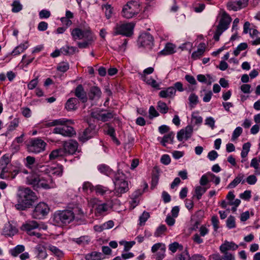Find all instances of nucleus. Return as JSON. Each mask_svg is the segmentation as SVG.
Returning a JSON list of instances; mask_svg holds the SVG:
<instances>
[{
  "mask_svg": "<svg viewBox=\"0 0 260 260\" xmlns=\"http://www.w3.org/2000/svg\"><path fill=\"white\" fill-rule=\"evenodd\" d=\"M71 35L73 40H83L77 43L79 48H87L95 40V37L88 25L85 24L78 27L71 29Z\"/></svg>",
  "mask_w": 260,
  "mask_h": 260,
  "instance_id": "nucleus-1",
  "label": "nucleus"
},
{
  "mask_svg": "<svg viewBox=\"0 0 260 260\" xmlns=\"http://www.w3.org/2000/svg\"><path fill=\"white\" fill-rule=\"evenodd\" d=\"M37 199L35 192L29 188L20 186L17 193V203L15 208L19 210H25L30 208Z\"/></svg>",
  "mask_w": 260,
  "mask_h": 260,
  "instance_id": "nucleus-2",
  "label": "nucleus"
},
{
  "mask_svg": "<svg viewBox=\"0 0 260 260\" xmlns=\"http://www.w3.org/2000/svg\"><path fill=\"white\" fill-rule=\"evenodd\" d=\"M26 183L31 185L35 190L41 188L47 189L55 186L52 176L46 172L41 175L32 174L28 176Z\"/></svg>",
  "mask_w": 260,
  "mask_h": 260,
  "instance_id": "nucleus-3",
  "label": "nucleus"
},
{
  "mask_svg": "<svg viewBox=\"0 0 260 260\" xmlns=\"http://www.w3.org/2000/svg\"><path fill=\"white\" fill-rule=\"evenodd\" d=\"M74 123L72 120L61 118L49 122L46 125L48 127L57 126L53 129V133L60 134L64 137H71L76 134V132L73 127L68 125V124Z\"/></svg>",
  "mask_w": 260,
  "mask_h": 260,
  "instance_id": "nucleus-4",
  "label": "nucleus"
},
{
  "mask_svg": "<svg viewBox=\"0 0 260 260\" xmlns=\"http://www.w3.org/2000/svg\"><path fill=\"white\" fill-rule=\"evenodd\" d=\"M74 219L75 214L72 210L58 211L54 214L52 222L55 225L63 226L71 223Z\"/></svg>",
  "mask_w": 260,
  "mask_h": 260,
  "instance_id": "nucleus-5",
  "label": "nucleus"
},
{
  "mask_svg": "<svg viewBox=\"0 0 260 260\" xmlns=\"http://www.w3.org/2000/svg\"><path fill=\"white\" fill-rule=\"evenodd\" d=\"M115 189L114 194L117 197H120L122 194L126 192L128 189V184L125 180L124 175L119 171L115 176L114 181Z\"/></svg>",
  "mask_w": 260,
  "mask_h": 260,
  "instance_id": "nucleus-6",
  "label": "nucleus"
},
{
  "mask_svg": "<svg viewBox=\"0 0 260 260\" xmlns=\"http://www.w3.org/2000/svg\"><path fill=\"white\" fill-rule=\"evenodd\" d=\"M140 5L137 1H128L124 5L121 15L126 19L132 18L137 16L141 11Z\"/></svg>",
  "mask_w": 260,
  "mask_h": 260,
  "instance_id": "nucleus-7",
  "label": "nucleus"
},
{
  "mask_svg": "<svg viewBox=\"0 0 260 260\" xmlns=\"http://www.w3.org/2000/svg\"><path fill=\"white\" fill-rule=\"evenodd\" d=\"M231 21L230 16L226 12L223 11L213 36L215 41H219L220 35L229 28Z\"/></svg>",
  "mask_w": 260,
  "mask_h": 260,
  "instance_id": "nucleus-8",
  "label": "nucleus"
},
{
  "mask_svg": "<svg viewBox=\"0 0 260 260\" xmlns=\"http://www.w3.org/2000/svg\"><path fill=\"white\" fill-rule=\"evenodd\" d=\"M134 24L133 23L119 22L116 24L113 28V36L122 35L130 36L133 33Z\"/></svg>",
  "mask_w": 260,
  "mask_h": 260,
  "instance_id": "nucleus-9",
  "label": "nucleus"
},
{
  "mask_svg": "<svg viewBox=\"0 0 260 260\" xmlns=\"http://www.w3.org/2000/svg\"><path fill=\"white\" fill-rule=\"evenodd\" d=\"M46 145L47 144L42 139L34 138L28 145L27 150L29 152L39 153L45 150Z\"/></svg>",
  "mask_w": 260,
  "mask_h": 260,
  "instance_id": "nucleus-10",
  "label": "nucleus"
},
{
  "mask_svg": "<svg viewBox=\"0 0 260 260\" xmlns=\"http://www.w3.org/2000/svg\"><path fill=\"white\" fill-rule=\"evenodd\" d=\"M49 211V208L46 203H40L35 207L32 212V217L36 219H42L48 213Z\"/></svg>",
  "mask_w": 260,
  "mask_h": 260,
  "instance_id": "nucleus-11",
  "label": "nucleus"
},
{
  "mask_svg": "<svg viewBox=\"0 0 260 260\" xmlns=\"http://www.w3.org/2000/svg\"><path fill=\"white\" fill-rule=\"evenodd\" d=\"M137 43L139 47L150 49L153 45V37L148 33L142 34L138 38Z\"/></svg>",
  "mask_w": 260,
  "mask_h": 260,
  "instance_id": "nucleus-12",
  "label": "nucleus"
},
{
  "mask_svg": "<svg viewBox=\"0 0 260 260\" xmlns=\"http://www.w3.org/2000/svg\"><path fill=\"white\" fill-rule=\"evenodd\" d=\"M39 223L34 220L28 221L22 226V229L25 231L30 236H35L37 238H41L42 235L33 230L39 228Z\"/></svg>",
  "mask_w": 260,
  "mask_h": 260,
  "instance_id": "nucleus-13",
  "label": "nucleus"
},
{
  "mask_svg": "<svg viewBox=\"0 0 260 260\" xmlns=\"http://www.w3.org/2000/svg\"><path fill=\"white\" fill-rule=\"evenodd\" d=\"M19 171V169L15 166H11L7 168H3L0 177L2 179H12L15 178Z\"/></svg>",
  "mask_w": 260,
  "mask_h": 260,
  "instance_id": "nucleus-14",
  "label": "nucleus"
},
{
  "mask_svg": "<svg viewBox=\"0 0 260 260\" xmlns=\"http://www.w3.org/2000/svg\"><path fill=\"white\" fill-rule=\"evenodd\" d=\"M40 171L46 172L48 174L60 176L62 174L63 167L62 166H57L56 167H50L48 166H43L41 167Z\"/></svg>",
  "mask_w": 260,
  "mask_h": 260,
  "instance_id": "nucleus-15",
  "label": "nucleus"
},
{
  "mask_svg": "<svg viewBox=\"0 0 260 260\" xmlns=\"http://www.w3.org/2000/svg\"><path fill=\"white\" fill-rule=\"evenodd\" d=\"M192 133V126L187 125L185 128L181 129L177 133V139L179 141H186L191 137Z\"/></svg>",
  "mask_w": 260,
  "mask_h": 260,
  "instance_id": "nucleus-16",
  "label": "nucleus"
},
{
  "mask_svg": "<svg viewBox=\"0 0 260 260\" xmlns=\"http://www.w3.org/2000/svg\"><path fill=\"white\" fill-rule=\"evenodd\" d=\"M95 134L93 127L89 126L79 134V140L80 141L85 142L92 138Z\"/></svg>",
  "mask_w": 260,
  "mask_h": 260,
  "instance_id": "nucleus-17",
  "label": "nucleus"
},
{
  "mask_svg": "<svg viewBox=\"0 0 260 260\" xmlns=\"http://www.w3.org/2000/svg\"><path fill=\"white\" fill-rule=\"evenodd\" d=\"M78 143L74 140L65 142L63 144L64 154H73L77 151Z\"/></svg>",
  "mask_w": 260,
  "mask_h": 260,
  "instance_id": "nucleus-18",
  "label": "nucleus"
},
{
  "mask_svg": "<svg viewBox=\"0 0 260 260\" xmlns=\"http://www.w3.org/2000/svg\"><path fill=\"white\" fill-rule=\"evenodd\" d=\"M239 246L232 241H225L219 247V250L221 253L228 252L229 250L235 251L237 250Z\"/></svg>",
  "mask_w": 260,
  "mask_h": 260,
  "instance_id": "nucleus-19",
  "label": "nucleus"
},
{
  "mask_svg": "<svg viewBox=\"0 0 260 260\" xmlns=\"http://www.w3.org/2000/svg\"><path fill=\"white\" fill-rule=\"evenodd\" d=\"M75 95L83 103H85L87 101L86 93L81 84H79L76 87L75 90Z\"/></svg>",
  "mask_w": 260,
  "mask_h": 260,
  "instance_id": "nucleus-20",
  "label": "nucleus"
},
{
  "mask_svg": "<svg viewBox=\"0 0 260 260\" xmlns=\"http://www.w3.org/2000/svg\"><path fill=\"white\" fill-rule=\"evenodd\" d=\"M102 95V91L99 87L92 86L90 88L88 92V97L90 100H98Z\"/></svg>",
  "mask_w": 260,
  "mask_h": 260,
  "instance_id": "nucleus-21",
  "label": "nucleus"
},
{
  "mask_svg": "<svg viewBox=\"0 0 260 260\" xmlns=\"http://www.w3.org/2000/svg\"><path fill=\"white\" fill-rule=\"evenodd\" d=\"M79 101L75 98H71L68 99L65 105V108L67 111H75L78 108Z\"/></svg>",
  "mask_w": 260,
  "mask_h": 260,
  "instance_id": "nucleus-22",
  "label": "nucleus"
},
{
  "mask_svg": "<svg viewBox=\"0 0 260 260\" xmlns=\"http://www.w3.org/2000/svg\"><path fill=\"white\" fill-rule=\"evenodd\" d=\"M176 93V90L171 86L161 90L159 92V96L161 98H172Z\"/></svg>",
  "mask_w": 260,
  "mask_h": 260,
  "instance_id": "nucleus-23",
  "label": "nucleus"
},
{
  "mask_svg": "<svg viewBox=\"0 0 260 260\" xmlns=\"http://www.w3.org/2000/svg\"><path fill=\"white\" fill-rule=\"evenodd\" d=\"M206 46L205 43H201L198 46L197 51H194L191 54V57L194 60L198 59L203 56L204 54Z\"/></svg>",
  "mask_w": 260,
  "mask_h": 260,
  "instance_id": "nucleus-24",
  "label": "nucleus"
},
{
  "mask_svg": "<svg viewBox=\"0 0 260 260\" xmlns=\"http://www.w3.org/2000/svg\"><path fill=\"white\" fill-rule=\"evenodd\" d=\"M244 175L243 174H239L228 185V188H233L239 184L241 181L242 183L245 182V180H243Z\"/></svg>",
  "mask_w": 260,
  "mask_h": 260,
  "instance_id": "nucleus-25",
  "label": "nucleus"
},
{
  "mask_svg": "<svg viewBox=\"0 0 260 260\" xmlns=\"http://www.w3.org/2000/svg\"><path fill=\"white\" fill-rule=\"evenodd\" d=\"M141 78L143 81H145L147 84L150 85L153 88H156L157 89H160L159 84L154 79L151 78H148L147 77H146V75H142Z\"/></svg>",
  "mask_w": 260,
  "mask_h": 260,
  "instance_id": "nucleus-26",
  "label": "nucleus"
},
{
  "mask_svg": "<svg viewBox=\"0 0 260 260\" xmlns=\"http://www.w3.org/2000/svg\"><path fill=\"white\" fill-rule=\"evenodd\" d=\"M175 46L172 43H167L165 48L159 53L164 55L172 54L175 52Z\"/></svg>",
  "mask_w": 260,
  "mask_h": 260,
  "instance_id": "nucleus-27",
  "label": "nucleus"
},
{
  "mask_svg": "<svg viewBox=\"0 0 260 260\" xmlns=\"http://www.w3.org/2000/svg\"><path fill=\"white\" fill-rule=\"evenodd\" d=\"M28 48V43L25 42L24 43L21 44L16 47L12 52L11 54L16 56L23 52Z\"/></svg>",
  "mask_w": 260,
  "mask_h": 260,
  "instance_id": "nucleus-28",
  "label": "nucleus"
},
{
  "mask_svg": "<svg viewBox=\"0 0 260 260\" xmlns=\"http://www.w3.org/2000/svg\"><path fill=\"white\" fill-rule=\"evenodd\" d=\"M98 169L101 173L107 176H110L113 174L112 170L110 167L105 164L100 165L98 167Z\"/></svg>",
  "mask_w": 260,
  "mask_h": 260,
  "instance_id": "nucleus-29",
  "label": "nucleus"
},
{
  "mask_svg": "<svg viewBox=\"0 0 260 260\" xmlns=\"http://www.w3.org/2000/svg\"><path fill=\"white\" fill-rule=\"evenodd\" d=\"M94 190L95 191L96 194L102 196L111 192L107 187L101 185H97L94 186Z\"/></svg>",
  "mask_w": 260,
  "mask_h": 260,
  "instance_id": "nucleus-30",
  "label": "nucleus"
},
{
  "mask_svg": "<svg viewBox=\"0 0 260 260\" xmlns=\"http://www.w3.org/2000/svg\"><path fill=\"white\" fill-rule=\"evenodd\" d=\"M250 166L254 169L255 175H260L259 162L258 161L257 157L253 158L251 159Z\"/></svg>",
  "mask_w": 260,
  "mask_h": 260,
  "instance_id": "nucleus-31",
  "label": "nucleus"
},
{
  "mask_svg": "<svg viewBox=\"0 0 260 260\" xmlns=\"http://www.w3.org/2000/svg\"><path fill=\"white\" fill-rule=\"evenodd\" d=\"M102 254L101 252L93 251L85 256L86 260H101Z\"/></svg>",
  "mask_w": 260,
  "mask_h": 260,
  "instance_id": "nucleus-32",
  "label": "nucleus"
},
{
  "mask_svg": "<svg viewBox=\"0 0 260 260\" xmlns=\"http://www.w3.org/2000/svg\"><path fill=\"white\" fill-rule=\"evenodd\" d=\"M207 188V187H202L201 186H196L194 190L195 194L193 197H196L198 200H200L202 195L206 192Z\"/></svg>",
  "mask_w": 260,
  "mask_h": 260,
  "instance_id": "nucleus-33",
  "label": "nucleus"
},
{
  "mask_svg": "<svg viewBox=\"0 0 260 260\" xmlns=\"http://www.w3.org/2000/svg\"><path fill=\"white\" fill-rule=\"evenodd\" d=\"M25 250L24 246L21 245H18L14 248L10 250V254L14 257L18 256L19 254L23 252Z\"/></svg>",
  "mask_w": 260,
  "mask_h": 260,
  "instance_id": "nucleus-34",
  "label": "nucleus"
},
{
  "mask_svg": "<svg viewBox=\"0 0 260 260\" xmlns=\"http://www.w3.org/2000/svg\"><path fill=\"white\" fill-rule=\"evenodd\" d=\"M174 135L175 134L173 132L169 133L168 135H165L161 141L162 145L165 146L166 143H173Z\"/></svg>",
  "mask_w": 260,
  "mask_h": 260,
  "instance_id": "nucleus-35",
  "label": "nucleus"
},
{
  "mask_svg": "<svg viewBox=\"0 0 260 260\" xmlns=\"http://www.w3.org/2000/svg\"><path fill=\"white\" fill-rule=\"evenodd\" d=\"M64 154V150L62 149H58L53 150L49 154L50 160L55 159L59 156H62Z\"/></svg>",
  "mask_w": 260,
  "mask_h": 260,
  "instance_id": "nucleus-36",
  "label": "nucleus"
},
{
  "mask_svg": "<svg viewBox=\"0 0 260 260\" xmlns=\"http://www.w3.org/2000/svg\"><path fill=\"white\" fill-rule=\"evenodd\" d=\"M157 109L161 114H166L169 110V108L167 104L161 101L157 102Z\"/></svg>",
  "mask_w": 260,
  "mask_h": 260,
  "instance_id": "nucleus-37",
  "label": "nucleus"
},
{
  "mask_svg": "<svg viewBox=\"0 0 260 260\" xmlns=\"http://www.w3.org/2000/svg\"><path fill=\"white\" fill-rule=\"evenodd\" d=\"M108 210V205L107 204L104 203L98 205L95 209V212L96 214L100 215L107 211Z\"/></svg>",
  "mask_w": 260,
  "mask_h": 260,
  "instance_id": "nucleus-38",
  "label": "nucleus"
},
{
  "mask_svg": "<svg viewBox=\"0 0 260 260\" xmlns=\"http://www.w3.org/2000/svg\"><path fill=\"white\" fill-rule=\"evenodd\" d=\"M47 248L57 256L59 257H61L63 256V252L56 247L50 245L48 246Z\"/></svg>",
  "mask_w": 260,
  "mask_h": 260,
  "instance_id": "nucleus-39",
  "label": "nucleus"
},
{
  "mask_svg": "<svg viewBox=\"0 0 260 260\" xmlns=\"http://www.w3.org/2000/svg\"><path fill=\"white\" fill-rule=\"evenodd\" d=\"M250 143L249 142L244 143L242 146V150L241 153V155L242 158L246 157L250 150Z\"/></svg>",
  "mask_w": 260,
  "mask_h": 260,
  "instance_id": "nucleus-40",
  "label": "nucleus"
},
{
  "mask_svg": "<svg viewBox=\"0 0 260 260\" xmlns=\"http://www.w3.org/2000/svg\"><path fill=\"white\" fill-rule=\"evenodd\" d=\"M12 11L13 13H18L22 9V5L19 1H15L12 4Z\"/></svg>",
  "mask_w": 260,
  "mask_h": 260,
  "instance_id": "nucleus-41",
  "label": "nucleus"
},
{
  "mask_svg": "<svg viewBox=\"0 0 260 260\" xmlns=\"http://www.w3.org/2000/svg\"><path fill=\"white\" fill-rule=\"evenodd\" d=\"M167 231V227L165 225H159L156 229V231L154 233V236L156 237H160Z\"/></svg>",
  "mask_w": 260,
  "mask_h": 260,
  "instance_id": "nucleus-42",
  "label": "nucleus"
},
{
  "mask_svg": "<svg viewBox=\"0 0 260 260\" xmlns=\"http://www.w3.org/2000/svg\"><path fill=\"white\" fill-rule=\"evenodd\" d=\"M19 119L18 118L14 119L10 123L8 127L7 132H10L14 131L19 125Z\"/></svg>",
  "mask_w": 260,
  "mask_h": 260,
  "instance_id": "nucleus-43",
  "label": "nucleus"
},
{
  "mask_svg": "<svg viewBox=\"0 0 260 260\" xmlns=\"http://www.w3.org/2000/svg\"><path fill=\"white\" fill-rule=\"evenodd\" d=\"M191 121L196 125L201 124L203 122L201 116L198 115L197 113L193 112L191 115Z\"/></svg>",
  "mask_w": 260,
  "mask_h": 260,
  "instance_id": "nucleus-44",
  "label": "nucleus"
},
{
  "mask_svg": "<svg viewBox=\"0 0 260 260\" xmlns=\"http://www.w3.org/2000/svg\"><path fill=\"white\" fill-rule=\"evenodd\" d=\"M25 159V166L29 169H32L36 162L35 158L31 156H28L26 157Z\"/></svg>",
  "mask_w": 260,
  "mask_h": 260,
  "instance_id": "nucleus-45",
  "label": "nucleus"
},
{
  "mask_svg": "<svg viewBox=\"0 0 260 260\" xmlns=\"http://www.w3.org/2000/svg\"><path fill=\"white\" fill-rule=\"evenodd\" d=\"M183 246L178 242H174L169 246V250L173 253L176 252L178 249H182Z\"/></svg>",
  "mask_w": 260,
  "mask_h": 260,
  "instance_id": "nucleus-46",
  "label": "nucleus"
},
{
  "mask_svg": "<svg viewBox=\"0 0 260 260\" xmlns=\"http://www.w3.org/2000/svg\"><path fill=\"white\" fill-rule=\"evenodd\" d=\"M5 230L6 234L9 236H13L17 232V230L15 228L12 227L11 224L6 226Z\"/></svg>",
  "mask_w": 260,
  "mask_h": 260,
  "instance_id": "nucleus-47",
  "label": "nucleus"
},
{
  "mask_svg": "<svg viewBox=\"0 0 260 260\" xmlns=\"http://www.w3.org/2000/svg\"><path fill=\"white\" fill-rule=\"evenodd\" d=\"M166 248L165 244L162 243H157L154 244L151 247V251L153 253H156V252L162 250Z\"/></svg>",
  "mask_w": 260,
  "mask_h": 260,
  "instance_id": "nucleus-48",
  "label": "nucleus"
},
{
  "mask_svg": "<svg viewBox=\"0 0 260 260\" xmlns=\"http://www.w3.org/2000/svg\"><path fill=\"white\" fill-rule=\"evenodd\" d=\"M166 248L155 253V254L153 256L155 260H162L166 255Z\"/></svg>",
  "mask_w": 260,
  "mask_h": 260,
  "instance_id": "nucleus-49",
  "label": "nucleus"
},
{
  "mask_svg": "<svg viewBox=\"0 0 260 260\" xmlns=\"http://www.w3.org/2000/svg\"><path fill=\"white\" fill-rule=\"evenodd\" d=\"M103 9H105V16L106 18L109 19L112 17V14H113V8L110 5H106L103 7Z\"/></svg>",
  "mask_w": 260,
  "mask_h": 260,
  "instance_id": "nucleus-50",
  "label": "nucleus"
},
{
  "mask_svg": "<svg viewBox=\"0 0 260 260\" xmlns=\"http://www.w3.org/2000/svg\"><path fill=\"white\" fill-rule=\"evenodd\" d=\"M226 7L228 10L237 11L239 9L238 5L236 1H230L226 4Z\"/></svg>",
  "mask_w": 260,
  "mask_h": 260,
  "instance_id": "nucleus-51",
  "label": "nucleus"
},
{
  "mask_svg": "<svg viewBox=\"0 0 260 260\" xmlns=\"http://www.w3.org/2000/svg\"><path fill=\"white\" fill-rule=\"evenodd\" d=\"M189 104L192 107H193L198 103V97L194 93H191L188 98Z\"/></svg>",
  "mask_w": 260,
  "mask_h": 260,
  "instance_id": "nucleus-52",
  "label": "nucleus"
},
{
  "mask_svg": "<svg viewBox=\"0 0 260 260\" xmlns=\"http://www.w3.org/2000/svg\"><path fill=\"white\" fill-rule=\"evenodd\" d=\"M94 186H93L92 184L89 182H84L82 187L83 191L87 193L89 191L90 192L94 191Z\"/></svg>",
  "mask_w": 260,
  "mask_h": 260,
  "instance_id": "nucleus-53",
  "label": "nucleus"
},
{
  "mask_svg": "<svg viewBox=\"0 0 260 260\" xmlns=\"http://www.w3.org/2000/svg\"><path fill=\"white\" fill-rule=\"evenodd\" d=\"M149 217V213L147 212L144 211L139 217L140 225H144Z\"/></svg>",
  "mask_w": 260,
  "mask_h": 260,
  "instance_id": "nucleus-54",
  "label": "nucleus"
},
{
  "mask_svg": "<svg viewBox=\"0 0 260 260\" xmlns=\"http://www.w3.org/2000/svg\"><path fill=\"white\" fill-rule=\"evenodd\" d=\"M226 226L229 229H233L236 226L235 218L233 216H230L226 220Z\"/></svg>",
  "mask_w": 260,
  "mask_h": 260,
  "instance_id": "nucleus-55",
  "label": "nucleus"
},
{
  "mask_svg": "<svg viewBox=\"0 0 260 260\" xmlns=\"http://www.w3.org/2000/svg\"><path fill=\"white\" fill-rule=\"evenodd\" d=\"M242 128L240 126L236 128V129L234 131L233 133L232 140H236L241 135V134L242 133Z\"/></svg>",
  "mask_w": 260,
  "mask_h": 260,
  "instance_id": "nucleus-56",
  "label": "nucleus"
},
{
  "mask_svg": "<svg viewBox=\"0 0 260 260\" xmlns=\"http://www.w3.org/2000/svg\"><path fill=\"white\" fill-rule=\"evenodd\" d=\"M114 114L112 112H107V113H102V115L101 116V121L103 122L107 121L109 119H111L113 118Z\"/></svg>",
  "mask_w": 260,
  "mask_h": 260,
  "instance_id": "nucleus-57",
  "label": "nucleus"
},
{
  "mask_svg": "<svg viewBox=\"0 0 260 260\" xmlns=\"http://www.w3.org/2000/svg\"><path fill=\"white\" fill-rule=\"evenodd\" d=\"M256 175H255L254 174L248 176L246 179V182L249 185L255 184L257 181Z\"/></svg>",
  "mask_w": 260,
  "mask_h": 260,
  "instance_id": "nucleus-58",
  "label": "nucleus"
},
{
  "mask_svg": "<svg viewBox=\"0 0 260 260\" xmlns=\"http://www.w3.org/2000/svg\"><path fill=\"white\" fill-rule=\"evenodd\" d=\"M69 69V63L65 62L60 63L57 67V70L63 73L68 70Z\"/></svg>",
  "mask_w": 260,
  "mask_h": 260,
  "instance_id": "nucleus-59",
  "label": "nucleus"
},
{
  "mask_svg": "<svg viewBox=\"0 0 260 260\" xmlns=\"http://www.w3.org/2000/svg\"><path fill=\"white\" fill-rule=\"evenodd\" d=\"M190 256L188 253L185 251L182 252L181 254L178 255L176 258V260H189Z\"/></svg>",
  "mask_w": 260,
  "mask_h": 260,
  "instance_id": "nucleus-60",
  "label": "nucleus"
},
{
  "mask_svg": "<svg viewBox=\"0 0 260 260\" xmlns=\"http://www.w3.org/2000/svg\"><path fill=\"white\" fill-rule=\"evenodd\" d=\"M103 110H96L93 111L91 113V116L92 118L96 119L98 120L101 121V116L102 115Z\"/></svg>",
  "mask_w": 260,
  "mask_h": 260,
  "instance_id": "nucleus-61",
  "label": "nucleus"
},
{
  "mask_svg": "<svg viewBox=\"0 0 260 260\" xmlns=\"http://www.w3.org/2000/svg\"><path fill=\"white\" fill-rule=\"evenodd\" d=\"M149 118L150 119H152L153 117H157L159 116V113L156 110L155 108L152 106H150V107L149 108Z\"/></svg>",
  "mask_w": 260,
  "mask_h": 260,
  "instance_id": "nucleus-62",
  "label": "nucleus"
},
{
  "mask_svg": "<svg viewBox=\"0 0 260 260\" xmlns=\"http://www.w3.org/2000/svg\"><path fill=\"white\" fill-rule=\"evenodd\" d=\"M211 222L213 225L214 230L216 231L219 228V220L217 216H213L211 218Z\"/></svg>",
  "mask_w": 260,
  "mask_h": 260,
  "instance_id": "nucleus-63",
  "label": "nucleus"
},
{
  "mask_svg": "<svg viewBox=\"0 0 260 260\" xmlns=\"http://www.w3.org/2000/svg\"><path fill=\"white\" fill-rule=\"evenodd\" d=\"M237 5L239 9L244 8L248 6L249 0H236Z\"/></svg>",
  "mask_w": 260,
  "mask_h": 260,
  "instance_id": "nucleus-64",
  "label": "nucleus"
}]
</instances>
